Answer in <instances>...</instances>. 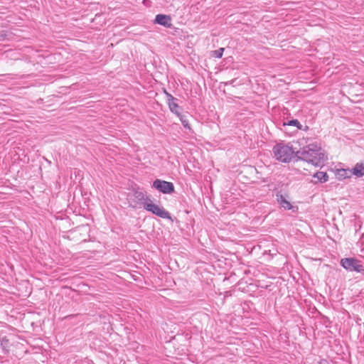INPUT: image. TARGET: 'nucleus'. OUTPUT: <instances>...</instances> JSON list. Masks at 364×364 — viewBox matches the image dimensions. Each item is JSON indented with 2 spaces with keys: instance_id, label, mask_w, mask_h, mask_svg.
Instances as JSON below:
<instances>
[{
  "instance_id": "1",
  "label": "nucleus",
  "mask_w": 364,
  "mask_h": 364,
  "mask_svg": "<svg viewBox=\"0 0 364 364\" xmlns=\"http://www.w3.org/2000/svg\"><path fill=\"white\" fill-rule=\"evenodd\" d=\"M296 155L299 159L305 161L314 166H320L326 161L323 151L316 144H309L304 146L298 151Z\"/></svg>"
},
{
  "instance_id": "2",
  "label": "nucleus",
  "mask_w": 364,
  "mask_h": 364,
  "mask_svg": "<svg viewBox=\"0 0 364 364\" xmlns=\"http://www.w3.org/2000/svg\"><path fill=\"white\" fill-rule=\"evenodd\" d=\"M274 157L283 163L289 162L294 157L295 152L293 148L282 143L276 144L272 149Z\"/></svg>"
},
{
  "instance_id": "3",
  "label": "nucleus",
  "mask_w": 364,
  "mask_h": 364,
  "mask_svg": "<svg viewBox=\"0 0 364 364\" xmlns=\"http://www.w3.org/2000/svg\"><path fill=\"white\" fill-rule=\"evenodd\" d=\"M341 265L348 271L362 272L364 271L360 261L353 257L343 258L341 260Z\"/></svg>"
},
{
  "instance_id": "4",
  "label": "nucleus",
  "mask_w": 364,
  "mask_h": 364,
  "mask_svg": "<svg viewBox=\"0 0 364 364\" xmlns=\"http://www.w3.org/2000/svg\"><path fill=\"white\" fill-rule=\"evenodd\" d=\"M144 208L161 218H171L170 213L159 205L152 203H145L144 204Z\"/></svg>"
},
{
  "instance_id": "5",
  "label": "nucleus",
  "mask_w": 364,
  "mask_h": 364,
  "mask_svg": "<svg viewBox=\"0 0 364 364\" xmlns=\"http://www.w3.org/2000/svg\"><path fill=\"white\" fill-rule=\"evenodd\" d=\"M153 187L163 193H171L174 191L173 184L171 182L156 179L153 183Z\"/></svg>"
},
{
  "instance_id": "6",
  "label": "nucleus",
  "mask_w": 364,
  "mask_h": 364,
  "mask_svg": "<svg viewBox=\"0 0 364 364\" xmlns=\"http://www.w3.org/2000/svg\"><path fill=\"white\" fill-rule=\"evenodd\" d=\"M130 205L136 207L141 201L148 200L146 195L139 189H134L133 193L128 196Z\"/></svg>"
},
{
  "instance_id": "7",
  "label": "nucleus",
  "mask_w": 364,
  "mask_h": 364,
  "mask_svg": "<svg viewBox=\"0 0 364 364\" xmlns=\"http://www.w3.org/2000/svg\"><path fill=\"white\" fill-rule=\"evenodd\" d=\"M165 93L167 97V102H168V107H169L170 110L173 113L176 114L177 116H180L181 107L176 102V99L174 97H173L171 94L166 92V91H165Z\"/></svg>"
},
{
  "instance_id": "8",
  "label": "nucleus",
  "mask_w": 364,
  "mask_h": 364,
  "mask_svg": "<svg viewBox=\"0 0 364 364\" xmlns=\"http://www.w3.org/2000/svg\"><path fill=\"white\" fill-rule=\"evenodd\" d=\"M154 23L164 26L166 28H171L172 26L171 17L165 14H157L156 16Z\"/></svg>"
},
{
  "instance_id": "9",
  "label": "nucleus",
  "mask_w": 364,
  "mask_h": 364,
  "mask_svg": "<svg viewBox=\"0 0 364 364\" xmlns=\"http://www.w3.org/2000/svg\"><path fill=\"white\" fill-rule=\"evenodd\" d=\"M277 200L281 207L285 210H291L292 208L290 202L288 201L282 194H277Z\"/></svg>"
},
{
  "instance_id": "10",
  "label": "nucleus",
  "mask_w": 364,
  "mask_h": 364,
  "mask_svg": "<svg viewBox=\"0 0 364 364\" xmlns=\"http://www.w3.org/2000/svg\"><path fill=\"white\" fill-rule=\"evenodd\" d=\"M351 173L357 177H362L364 176V164L362 163L356 164L354 168L351 170Z\"/></svg>"
},
{
  "instance_id": "11",
  "label": "nucleus",
  "mask_w": 364,
  "mask_h": 364,
  "mask_svg": "<svg viewBox=\"0 0 364 364\" xmlns=\"http://www.w3.org/2000/svg\"><path fill=\"white\" fill-rule=\"evenodd\" d=\"M350 173V170L341 168L337 170L336 176L339 180H342L349 177V174Z\"/></svg>"
},
{
  "instance_id": "12",
  "label": "nucleus",
  "mask_w": 364,
  "mask_h": 364,
  "mask_svg": "<svg viewBox=\"0 0 364 364\" xmlns=\"http://www.w3.org/2000/svg\"><path fill=\"white\" fill-rule=\"evenodd\" d=\"M314 178H316L321 183H325L328 179V176L326 172L318 171L314 175Z\"/></svg>"
},
{
  "instance_id": "13",
  "label": "nucleus",
  "mask_w": 364,
  "mask_h": 364,
  "mask_svg": "<svg viewBox=\"0 0 364 364\" xmlns=\"http://www.w3.org/2000/svg\"><path fill=\"white\" fill-rule=\"evenodd\" d=\"M224 48H220L212 51V56L216 58H220L223 56Z\"/></svg>"
},
{
  "instance_id": "14",
  "label": "nucleus",
  "mask_w": 364,
  "mask_h": 364,
  "mask_svg": "<svg viewBox=\"0 0 364 364\" xmlns=\"http://www.w3.org/2000/svg\"><path fill=\"white\" fill-rule=\"evenodd\" d=\"M0 345L4 350H8L7 348H9V340L6 337L0 338Z\"/></svg>"
},
{
  "instance_id": "15",
  "label": "nucleus",
  "mask_w": 364,
  "mask_h": 364,
  "mask_svg": "<svg viewBox=\"0 0 364 364\" xmlns=\"http://www.w3.org/2000/svg\"><path fill=\"white\" fill-rule=\"evenodd\" d=\"M178 117L180 118V120H181L182 124L183 125V127L186 128L190 129L188 119H186V117L183 115H182L181 114H180V116H178Z\"/></svg>"
},
{
  "instance_id": "16",
  "label": "nucleus",
  "mask_w": 364,
  "mask_h": 364,
  "mask_svg": "<svg viewBox=\"0 0 364 364\" xmlns=\"http://www.w3.org/2000/svg\"><path fill=\"white\" fill-rule=\"evenodd\" d=\"M287 124L290 126H296L299 129H301L302 127L301 124L297 119L290 120Z\"/></svg>"
},
{
  "instance_id": "17",
  "label": "nucleus",
  "mask_w": 364,
  "mask_h": 364,
  "mask_svg": "<svg viewBox=\"0 0 364 364\" xmlns=\"http://www.w3.org/2000/svg\"><path fill=\"white\" fill-rule=\"evenodd\" d=\"M6 35V34H1V36L4 38Z\"/></svg>"
}]
</instances>
